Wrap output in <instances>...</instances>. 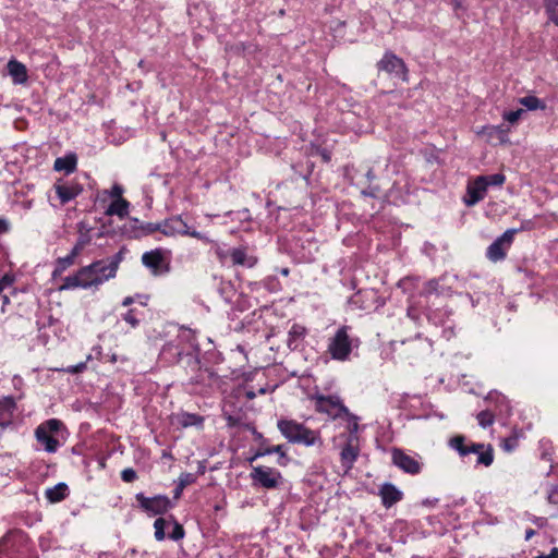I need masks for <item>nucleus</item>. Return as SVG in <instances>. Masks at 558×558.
Here are the masks:
<instances>
[{
	"label": "nucleus",
	"instance_id": "nucleus-1",
	"mask_svg": "<svg viewBox=\"0 0 558 558\" xmlns=\"http://www.w3.org/2000/svg\"><path fill=\"white\" fill-rule=\"evenodd\" d=\"M124 258V253L120 250L109 259H98L92 264L80 268L81 277L89 283V288L98 287L105 281L116 277L120 263Z\"/></svg>",
	"mask_w": 558,
	"mask_h": 558
},
{
	"label": "nucleus",
	"instance_id": "nucleus-2",
	"mask_svg": "<svg viewBox=\"0 0 558 558\" xmlns=\"http://www.w3.org/2000/svg\"><path fill=\"white\" fill-rule=\"evenodd\" d=\"M448 444L460 457H466L470 453L477 454V464L489 466L494 461V449L490 445L466 441V437L463 435L451 437Z\"/></svg>",
	"mask_w": 558,
	"mask_h": 558
},
{
	"label": "nucleus",
	"instance_id": "nucleus-3",
	"mask_svg": "<svg viewBox=\"0 0 558 558\" xmlns=\"http://www.w3.org/2000/svg\"><path fill=\"white\" fill-rule=\"evenodd\" d=\"M278 429L293 444H302L307 447L323 444L319 432L310 429L293 420H280L278 422Z\"/></svg>",
	"mask_w": 558,
	"mask_h": 558
},
{
	"label": "nucleus",
	"instance_id": "nucleus-4",
	"mask_svg": "<svg viewBox=\"0 0 558 558\" xmlns=\"http://www.w3.org/2000/svg\"><path fill=\"white\" fill-rule=\"evenodd\" d=\"M349 326H341L329 339L328 353L333 360L347 361L352 352L354 339L349 335Z\"/></svg>",
	"mask_w": 558,
	"mask_h": 558
},
{
	"label": "nucleus",
	"instance_id": "nucleus-5",
	"mask_svg": "<svg viewBox=\"0 0 558 558\" xmlns=\"http://www.w3.org/2000/svg\"><path fill=\"white\" fill-rule=\"evenodd\" d=\"M161 233L167 236L187 235L205 243H213L206 234L192 230L181 216H173L161 222Z\"/></svg>",
	"mask_w": 558,
	"mask_h": 558
},
{
	"label": "nucleus",
	"instance_id": "nucleus-6",
	"mask_svg": "<svg viewBox=\"0 0 558 558\" xmlns=\"http://www.w3.org/2000/svg\"><path fill=\"white\" fill-rule=\"evenodd\" d=\"M378 71H383L391 76L400 78L402 82L409 81V69L405 62L391 51H386L383 58L376 64Z\"/></svg>",
	"mask_w": 558,
	"mask_h": 558
},
{
	"label": "nucleus",
	"instance_id": "nucleus-7",
	"mask_svg": "<svg viewBox=\"0 0 558 558\" xmlns=\"http://www.w3.org/2000/svg\"><path fill=\"white\" fill-rule=\"evenodd\" d=\"M518 229H508L498 236L487 248L486 256L492 262L505 259L507 251L510 248Z\"/></svg>",
	"mask_w": 558,
	"mask_h": 558
},
{
	"label": "nucleus",
	"instance_id": "nucleus-8",
	"mask_svg": "<svg viewBox=\"0 0 558 558\" xmlns=\"http://www.w3.org/2000/svg\"><path fill=\"white\" fill-rule=\"evenodd\" d=\"M315 409L317 412L326 413L332 418L340 417L341 415H349L348 408L335 396H316Z\"/></svg>",
	"mask_w": 558,
	"mask_h": 558
},
{
	"label": "nucleus",
	"instance_id": "nucleus-9",
	"mask_svg": "<svg viewBox=\"0 0 558 558\" xmlns=\"http://www.w3.org/2000/svg\"><path fill=\"white\" fill-rule=\"evenodd\" d=\"M168 526H172L171 532H169L168 537L172 541H180L184 537V529L183 526L174 520V518L171 515L169 519L166 518H158L154 522L155 527V538L157 541H163L166 538V532L165 529Z\"/></svg>",
	"mask_w": 558,
	"mask_h": 558
},
{
	"label": "nucleus",
	"instance_id": "nucleus-10",
	"mask_svg": "<svg viewBox=\"0 0 558 558\" xmlns=\"http://www.w3.org/2000/svg\"><path fill=\"white\" fill-rule=\"evenodd\" d=\"M136 500L140 507L153 514H163L172 507L170 499L165 495H158L155 497H146L143 493L136 494Z\"/></svg>",
	"mask_w": 558,
	"mask_h": 558
},
{
	"label": "nucleus",
	"instance_id": "nucleus-11",
	"mask_svg": "<svg viewBox=\"0 0 558 558\" xmlns=\"http://www.w3.org/2000/svg\"><path fill=\"white\" fill-rule=\"evenodd\" d=\"M251 478L259 486L272 489L278 487L281 481V473L275 469L266 466H254Z\"/></svg>",
	"mask_w": 558,
	"mask_h": 558
},
{
	"label": "nucleus",
	"instance_id": "nucleus-12",
	"mask_svg": "<svg viewBox=\"0 0 558 558\" xmlns=\"http://www.w3.org/2000/svg\"><path fill=\"white\" fill-rule=\"evenodd\" d=\"M360 454V445L357 435H349L347 442L340 452V461L344 471H350Z\"/></svg>",
	"mask_w": 558,
	"mask_h": 558
},
{
	"label": "nucleus",
	"instance_id": "nucleus-13",
	"mask_svg": "<svg viewBox=\"0 0 558 558\" xmlns=\"http://www.w3.org/2000/svg\"><path fill=\"white\" fill-rule=\"evenodd\" d=\"M391 458L392 463L405 473L415 475L421 472V463L415 458L407 454L402 449L393 448Z\"/></svg>",
	"mask_w": 558,
	"mask_h": 558
},
{
	"label": "nucleus",
	"instance_id": "nucleus-14",
	"mask_svg": "<svg viewBox=\"0 0 558 558\" xmlns=\"http://www.w3.org/2000/svg\"><path fill=\"white\" fill-rule=\"evenodd\" d=\"M53 187L62 205L74 199L83 191V187L78 183H65L61 180L58 181Z\"/></svg>",
	"mask_w": 558,
	"mask_h": 558
},
{
	"label": "nucleus",
	"instance_id": "nucleus-15",
	"mask_svg": "<svg viewBox=\"0 0 558 558\" xmlns=\"http://www.w3.org/2000/svg\"><path fill=\"white\" fill-rule=\"evenodd\" d=\"M229 256L234 266L252 268L257 264V257L247 253V246L241 245L230 251Z\"/></svg>",
	"mask_w": 558,
	"mask_h": 558
},
{
	"label": "nucleus",
	"instance_id": "nucleus-16",
	"mask_svg": "<svg viewBox=\"0 0 558 558\" xmlns=\"http://www.w3.org/2000/svg\"><path fill=\"white\" fill-rule=\"evenodd\" d=\"M487 191V183L484 182L482 177H477L472 183L468 185V195L469 198L465 199V204L468 206H473L480 201H482Z\"/></svg>",
	"mask_w": 558,
	"mask_h": 558
},
{
	"label": "nucleus",
	"instance_id": "nucleus-17",
	"mask_svg": "<svg viewBox=\"0 0 558 558\" xmlns=\"http://www.w3.org/2000/svg\"><path fill=\"white\" fill-rule=\"evenodd\" d=\"M16 410V403L12 397L0 399V428L4 429L12 424L13 415Z\"/></svg>",
	"mask_w": 558,
	"mask_h": 558
},
{
	"label": "nucleus",
	"instance_id": "nucleus-18",
	"mask_svg": "<svg viewBox=\"0 0 558 558\" xmlns=\"http://www.w3.org/2000/svg\"><path fill=\"white\" fill-rule=\"evenodd\" d=\"M163 262L162 252L158 248L145 252L142 256V263L149 268L154 275H160L162 272Z\"/></svg>",
	"mask_w": 558,
	"mask_h": 558
},
{
	"label": "nucleus",
	"instance_id": "nucleus-19",
	"mask_svg": "<svg viewBox=\"0 0 558 558\" xmlns=\"http://www.w3.org/2000/svg\"><path fill=\"white\" fill-rule=\"evenodd\" d=\"M379 495L386 508H390L402 499V493L390 483H386L380 487Z\"/></svg>",
	"mask_w": 558,
	"mask_h": 558
},
{
	"label": "nucleus",
	"instance_id": "nucleus-20",
	"mask_svg": "<svg viewBox=\"0 0 558 558\" xmlns=\"http://www.w3.org/2000/svg\"><path fill=\"white\" fill-rule=\"evenodd\" d=\"M36 439L41 444L47 452H56L59 447V440L50 433H47L44 427H37L35 430Z\"/></svg>",
	"mask_w": 558,
	"mask_h": 558
},
{
	"label": "nucleus",
	"instance_id": "nucleus-21",
	"mask_svg": "<svg viewBox=\"0 0 558 558\" xmlns=\"http://www.w3.org/2000/svg\"><path fill=\"white\" fill-rule=\"evenodd\" d=\"M7 68L15 84H24L27 81V69L23 63L17 60H10Z\"/></svg>",
	"mask_w": 558,
	"mask_h": 558
},
{
	"label": "nucleus",
	"instance_id": "nucleus-22",
	"mask_svg": "<svg viewBox=\"0 0 558 558\" xmlns=\"http://www.w3.org/2000/svg\"><path fill=\"white\" fill-rule=\"evenodd\" d=\"M271 453H277L279 454V459H278V463L279 465L281 466H284L287 465L289 459L286 454V451L283 449V446L282 445H277V446H272V447H267V448H260L256 451V453L254 454V457H252L250 459V461H254L255 459L259 458V457H264V456H267V454H271Z\"/></svg>",
	"mask_w": 558,
	"mask_h": 558
},
{
	"label": "nucleus",
	"instance_id": "nucleus-23",
	"mask_svg": "<svg viewBox=\"0 0 558 558\" xmlns=\"http://www.w3.org/2000/svg\"><path fill=\"white\" fill-rule=\"evenodd\" d=\"M77 158L75 154H69L64 157H59L54 160L53 169L56 171H64L70 174L75 171Z\"/></svg>",
	"mask_w": 558,
	"mask_h": 558
},
{
	"label": "nucleus",
	"instance_id": "nucleus-24",
	"mask_svg": "<svg viewBox=\"0 0 558 558\" xmlns=\"http://www.w3.org/2000/svg\"><path fill=\"white\" fill-rule=\"evenodd\" d=\"M306 335V328L299 324H293L288 332V347L292 350L296 349Z\"/></svg>",
	"mask_w": 558,
	"mask_h": 558
},
{
	"label": "nucleus",
	"instance_id": "nucleus-25",
	"mask_svg": "<svg viewBox=\"0 0 558 558\" xmlns=\"http://www.w3.org/2000/svg\"><path fill=\"white\" fill-rule=\"evenodd\" d=\"M69 487L65 483H58L51 488L46 489V498L50 502H60L68 496Z\"/></svg>",
	"mask_w": 558,
	"mask_h": 558
},
{
	"label": "nucleus",
	"instance_id": "nucleus-26",
	"mask_svg": "<svg viewBox=\"0 0 558 558\" xmlns=\"http://www.w3.org/2000/svg\"><path fill=\"white\" fill-rule=\"evenodd\" d=\"M129 206H130V203L126 199H124V198L116 199L107 208L106 215H108V216L116 215L120 218H123V217L128 216V214H129Z\"/></svg>",
	"mask_w": 558,
	"mask_h": 558
},
{
	"label": "nucleus",
	"instance_id": "nucleus-27",
	"mask_svg": "<svg viewBox=\"0 0 558 558\" xmlns=\"http://www.w3.org/2000/svg\"><path fill=\"white\" fill-rule=\"evenodd\" d=\"M76 288H83L88 289L89 283L85 282L83 280V277H81V270L78 269L75 275L68 276L63 279V284L59 288V290H70V289H76Z\"/></svg>",
	"mask_w": 558,
	"mask_h": 558
},
{
	"label": "nucleus",
	"instance_id": "nucleus-28",
	"mask_svg": "<svg viewBox=\"0 0 558 558\" xmlns=\"http://www.w3.org/2000/svg\"><path fill=\"white\" fill-rule=\"evenodd\" d=\"M75 259H76V257L72 256L71 253L69 255H66L65 257H59L56 260V267H54V270L52 271V277L57 278V277L61 276L69 267L74 265Z\"/></svg>",
	"mask_w": 558,
	"mask_h": 558
},
{
	"label": "nucleus",
	"instance_id": "nucleus-29",
	"mask_svg": "<svg viewBox=\"0 0 558 558\" xmlns=\"http://www.w3.org/2000/svg\"><path fill=\"white\" fill-rule=\"evenodd\" d=\"M519 102L529 110H544L546 108V105L543 100L532 95L520 98Z\"/></svg>",
	"mask_w": 558,
	"mask_h": 558
},
{
	"label": "nucleus",
	"instance_id": "nucleus-30",
	"mask_svg": "<svg viewBox=\"0 0 558 558\" xmlns=\"http://www.w3.org/2000/svg\"><path fill=\"white\" fill-rule=\"evenodd\" d=\"M544 7L548 19L558 26V0H544Z\"/></svg>",
	"mask_w": 558,
	"mask_h": 558
},
{
	"label": "nucleus",
	"instance_id": "nucleus-31",
	"mask_svg": "<svg viewBox=\"0 0 558 558\" xmlns=\"http://www.w3.org/2000/svg\"><path fill=\"white\" fill-rule=\"evenodd\" d=\"M180 422L184 427L193 426V425L202 426L204 418L198 414L183 413L181 415Z\"/></svg>",
	"mask_w": 558,
	"mask_h": 558
},
{
	"label": "nucleus",
	"instance_id": "nucleus-32",
	"mask_svg": "<svg viewBox=\"0 0 558 558\" xmlns=\"http://www.w3.org/2000/svg\"><path fill=\"white\" fill-rule=\"evenodd\" d=\"M476 418H477L478 425L483 428H486L494 423L495 417L490 411L484 410L477 414Z\"/></svg>",
	"mask_w": 558,
	"mask_h": 558
},
{
	"label": "nucleus",
	"instance_id": "nucleus-33",
	"mask_svg": "<svg viewBox=\"0 0 558 558\" xmlns=\"http://www.w3.org/2000/svg\"><path fill=\"white\" fill-rule=\"evenodd\" d=\"M484 179V182L487 183L488 186H501L505 183L506 177L502 173H494L490 175H481Z\"/></svg>",
	"mask_w": 558,
	"mask_h": 558
},
{
	"label": "nucleus",
	"instance_id": "nucleus-34",
	"mask_svg": "<svg viewBox=\"0 0 558 558\" xmlns=\"http://www.w3.org/2000/svg\"><path fill=\"white\" fill-rule=\"evenodd\" d=\"M156 231L161 232V222L160 223L147 222L140 227L137 236L149 235Z\"/></svg>",
	"mask_w": 558,
	"mask_h": 558
},
{
	"label": "nucleus",
	"instance_id": "nucleus-35",
	"mask_svg": "<svg viewBox=\"0 0 558 558\" xmlns=\"http://www.w3.org/2000/svg\"><path fill=\"white\" fill-rule=\"evenodd\" d=\"M89 242H90V238H89L88 235H86V234L81 235V236L77 239V241H76L75 245L72 247V250H71V252H70V253L72 254V256L77 257V256L81 254V252L83 251V248H84V247H85Z\"/></svg>",
	"mask_w": 558,
	"mask_h": 558
},
{
	"label": "nucleus",
	"instance_id": "nucleus-36",
	"mask_svg": "<svg viewBox=\"0 0 558 558\" xmlns=\"http://www.w3.org/2000/svg\"><path fill=\"white\" fill-rule=\"evenodd\" d=\"M518 444L519 437L517 435H512L510 437L504 438L500 445L506 452H511L518 447Z\"/></svg>",
	"mask_w": 558,
	"mask_h": 558
},
{
	"label": "nucleus",
	"instance_id": "nucleus-37",
	"mask_svg": "<svg viewBox=\"0 0 558 558\" xmlns=\"http://www.w3.org/2000/svg\"><path fill=\"white\" fill-rule=\"evenodd\" d=\"M62 426V422L57 418H50L38 427H44L47 433H58Z\"/></svg>",
	"mask_w": 558,
	"mask_h": 558
},
{
	"label": "nucleus",
	"instance_id": "nucleus-38",
	"mask_svg": "<svg viewBox=\"0 0 558 558\" xmlns=\"http://www.w3.org/2000/svg\"><path fill=\"white\" fill-rule=\"evenodd\" d=\"M525 113L524 109H517L513 111H507L504 113V120L508 121L509 123H515L519 121V119L522 117V114Z\"/></svg>",
	"mask_w": 558,
	"mask_h": 558
},
{
	"label": "nucleus",
	"instance_id": "nucleus-39",
	"mask_svg": "<svg viewBox=\"0 0 558 558\" xmlns=\"http://www.w3.org/2000/svg\"><path fill=\"white\" fill-rule=\"evenodd\" d=\"M439 288V282L437 279H430L428 280L423 288L422 294L423 295H430L433 293H437Z\"/></svg>",
	"mask_w": 558,
	"mask_h": 558
},
{
	"label": "nucleus",
	"instance_id": "nucleus-40",
	"mask_svg": "<svg viewBox=\"0 0 558 558\" xmlns=\"http://www.w3.org/2000/svg\"><path fill=\"white\" fill-rule=\"evenodd\" d=\"M368 295H374V293L372 291H359L357 293H355L351 299H350V303L351 304H354L356 306H359L360 308H366V306H364L362 304V299L363 296H368Z\"/></svg>",
	"mask_w": 558,
	"mask_h": 558
},
{
	"label": "nucleus",
	"instance_id": "nucleus-41",
	"mask_svg": "<svg viewBox=\"0 0 558 558\" xmlns=\"http://www.w3.org/2000/svg\"><path fill=\"white\" fill-rule=\"evenodd\" d=\"M196 481V476L195 474L193 473H181L180 477H179V484L181 485V487H186L189 485H192L193 483H195Z\"/></svg>",
	"mask_w": 558,
	"mask_h": 558
},
{
	"label": "nucleus",
	"instance_id": "nucleus-42",
	"mask_svg": "<svg viewBox=\"0 0 558 558\" xmlns=\"http://www.w3.org/2000/svg\"><path fill=\"white\" fill-rule=\"evenodd\" d=\"M123 319L131 325V327L135 328L140 324V319L137 318L135 311L130 310L123 315Z\"/></svg>",
	"mask_w": 558,
	"mask_h": 558
},
{
	"label": "nucleus",
	"instance_id": "nucleus-43",
	"mask_svg": "<svg viewBox=\"0 0 558 558\" xmlns=\"http://www.w3.org/2000/svg\"><path fill=\"white\" fill-rule=\"evenodd\" d=\"M121 478L125 483H132L137 478V474L135 470H133L132 468H128L121 472Z\"/></svg>",
	"mask_w": 558,
	"mask_h": 558
},
{
	"label": "nucleus",
	"instance_id": "nucleus-44",
	"mask_svg": "<svg viewBox=\"0 0 558 558\" xmlns=\"http://www.w3.org/2000/svg\"><path fill=\"white\" fill-rule=\"evenodd\" d=\"M347 416L350 418L349 426H348L350 435H356L357 429H359L357 417L354 416L353 414H351L350 412H349V415H347Z\"/></svg>",
	"mask_w": 558,
	"mask_h": 558
},
{
	"label": "nucleus",
	"instance_id": "nucleus-45",
	"mask_svg": "<svg viewBox=\"0 0 558 558\" xmlns=\"http://www.w3.org/2000/svg\"><path fill=\"white\" fill-rule=\"evenodd\" d=\"M86 369V362H81L76 365H71L64 369V372L70 374H78Z\"/></svg>",
	"mask_w": 558,
	"mask_h": 558
},
{
	"label": "nucleus",
	"instance_id": "nucleus-46",
	"mask_svg": "<svg viewBox=\"0 0 558 558\" xmlns=\"http://www.w3.org/2000/svg\"><path fill=\"white\" fill-rule=\"evenodd\" d=\"M547 500L549 504L558 505V485H555L549 489Z\"/></svg>",
	"mask_w": 558,
	"mask_h": 558
},
{
	"label": "nucleus",
	"instance_id": "nucleus-47",
	"mask_svg": "<svg viewBox=\"0 0 558 558\" xmlns=\"http://www.w3.org/2000/svg\"><path fill=\"white\" fill-rule=\"evenodd\" d=\"M14 281V278L10 275H4L0 278V293L7 289L8 287L12 286Z\"/></svg>",
	"mask_w": 558,
	"mask_h": 558
},
{
	"label": "nucleus",
	"instance_id": "nucleus-48",
	"mask_svg": "<svg viewBox=\"0 0 558 558\" xmlns=\"http://www.w3.org/2000/svg\"><path fill=\"white\" fill-rule=\"evenodd\" d=\"M122 194H123V187L119 184H114L111 189L110 195L112 197H116L117 199H120V198H123Z\"/></svg>",
	"mask_w": 558,
	"mask_h": 558
},
{
	"label": "nucleus",
	"instance_id": "nucleus-49",
	"mask_svg": "<svg viewBox=\"0 0 558 558\" xmlns=\"http://www.w3.org/2000/svg\"><path fill=\"white\" fill-rule=\"evenodd\" d=\"M215 253L220 263H223L229 255V253L222 250L219 245H216Z\"/></svg>",
	"mask_w": 558,
	"mask_h": 558
},
{
	"label": "nucleus",
	"instance_id": "nucleus-50",
	"mask_svg": "<svg viewBox=\"0 0 558 558\" xmlns=\"http://www.w3.org/2000/svg\"><path fill=\"white\" fill-rule=\"evenodd\" d=\"M226 421L228 427H235L240 424V418L233 415H227Z\"/></svg>",
	"mask_w": 558,
	"mask_h": 558
},
{
	"label": "nucleus",
	"instance_id": "nucleus-51",
	"mask_svg": "<svg viewBox=\"0 0 558 558\" xmlns=\"http://www.w3.org/2000/svg\"><path fill=\"white\" fill-rule=\"evenodd\" d=\"M534 558H558V548L554 547L548 555H538Z\"/></svg>",
	"mask_w": 558,
	"mask_h": 558
},
{
	"label": "nucleus",
	"instance_id": "nucleus-52",
	"mask_svg": "<svg viewBox=\"0 0 558 558\" xmlns=\"http://www.w3.org/2000/svg\"><path fill=\"white\" fill-rule=\"evenodd\" d=\"M245 427L252 432L256 440H262L263 435L256 430L254 426H251L250 424H246Z\"/></svg>",
	"mask_w": 558,
	"mask_h": 558
},
{
	"label": "nucleus",
	"instance_id": "nucleus-53",
	"mask_svg": "<svg viewBox=\"0 0 558 558\" xmlns=\"http://www.w3.org/2000/svg\"><path fill=\"white\" fill-rule=\"evenodd\" d=\"M533 228V222L531 220H527V221H524L522 223V226L520 228H517L518 229V232L522 231V230H531Z\"/></svg>",
	"mask_w": 558,
	"mask_h": 558
},
{
	"label": "nucleus",
	"instance_id": "nucleus-54",
	"mask_svg": "<svg viewBox=\"0 0 558 558\" xmlns=\"http://www.w3.org/2000/svg\"><path fill=\"white\" fill-rule=\"evenodd\" d=\"M9 229L8 222L4 219H0V233L7 232Z\"/></svg>",
	"mask_w": 558,
	"mask_h": 558
},
{
	"label": "nucleus",
	"instance_id": "nucleus-55",
	"mask_svg": "<svg viewBox=\"0 0 558 558\" xmlns=\"http://www.w3.org/2000/svg\"><path fill=\"white\" fill-rule=\"evenodd\" d=\"M183 489H184V487H181V485L178 484V486L174 489V498H177V499L180 498Z\"/></svg>",
	"mask_w": 558,
	"mask_h": 558
},
{
	"label": "nucleus",
	"instance_id": "nucleus-56",
	"mask_svg": "<svg viewBox=\"0 0 558 558\" xmlns=\"http://www.w3.org/2000/svg\"><path fill=\"white\" fill-rule=\"evenodd\" d=\"M134 302V299L132 296H126L123 302H122V305L123 306H129L131 305L132 303Z\"/></svg>",
	"mask_w": 558,
	"mask_h": 558
},
{
	"label": "nucleus",
	"instance_id": "nucleus-57",
	"mask_svg": "<svg viewBox=\"0 0 558 558\" xmlns=\"http://www.w3.org/2000/svg\"><path fill=\"white\" fill-rule=\"evenodd\" d=\"M534 534H535V531L533 529L526 530L525 531V539L529 541Z\"/></svg>",
	"mask_w": 558,
	"mask_h": 558
},
{
	"label": "nucleus",
	"instance_id": "nucleus-58",
	"mask_svg": "<svg viewBox=\"0 0 558 558\" xmlns=\"http://www.w3.org/2000/svg\"><path fill=\"white\" fill-rule=\"evenodd\" d=\"M9 303V298L7 295L3 296V304H8Z\"/></svg>",
	"mask_w": 558,
	"mask_h": 558
},
{
	"label": "nucleus",
	"instance_id": "nucleus-59",
	"mask_svg": "<svg viewBox=\"0 0 558 558\" xmlns=\"http://www.w3.org/2000/svg\"><path fill=\"white\" fill-rule=\"evenodd\" d=\"M254 397V393H248V398H253Z\"/></svg>",
	"mask_w": 558,
	"mask_h": 558
}]
</instances>
